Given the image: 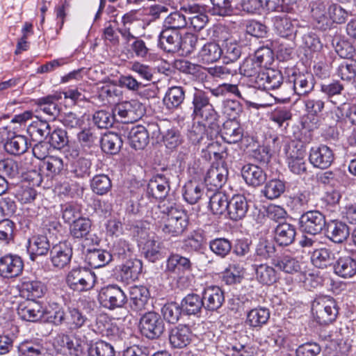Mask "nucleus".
<instances>
[{
    "mask_svg": "<svg viewBox=\"0 0 356 356\" xmlns=\"http://www.w3.org/2000/svg\"><path fill=\"white\" fill-rule=\"evenodd\" d=\"M270 318V312L264 307H257L251 309L247 314L246 323L254 328L261 327L265 325Z\"/></svg>",
    "mask_w": 356,
    "mask_h": 356,
    "instance_id": "39",
    "label": "nucleus"
},
{
    "mask_svg": "<svg viewBox=\"0 0 356 356\" xmlns=\"http://www.w3.org/2000/svg\"><path fill=\"white\" fill-rule=\"evenodd\" d=\"M296 229L289 223L279 224L275 229V240L280 245H289L296 236Z\"/></svg>",
    "mask_w": 356,
    "mask_h": 356,
    "instance_id": "34",
    "label": "nucleus"
},
{
    "mask_svg": "<svg viewBox=\"0 0 356 356\" xmlns=\"http://www.w3.org/2000/svg\"><path fill=\"white\" fill-rule=\"evenodd\" d=\"M273 264L287 273L297 272L300 268L298 261L290 256H284L280 260L274 261Z\"/></svg>",
    "mask_w": 356,
    "mask_h": 356,
    "instance_id": "61",
    "label": "nucleus"
},
{
    "mask_svg": "<svg viewBox=\"0 0 356 356\" xmlns=\"http://www.w3.org/2000/svg\"><path fill=\"white\" fill-rule=\"evenodd\" d=\"M113 251L115 255L124 259L131 256L133 247L126 240L120 238L114 243Z\"/></svg>",
    "mask_w": 356,
    "mask_h": 356,
    "instance_id": "63",
    "label": "nucleus"
},
{
    "mask_svg": "<svg viewBox=\"0 0 356 356\" xmlns=\"http://www.w3.org/2000/svg\"><path fill=\"white\" fill-rule=\"evenodd\" d=\"M227 177L228 170L226 165L222 163H216L207 170L204 181L211 189L216 190L225 184Z\"/></svg>",
    "mask_w": 356,
    "mask_h": 356,
    "instance_id": "11",
    "label": "nucleus"
},
{
    "mask_svg": "<svg viewBox=\"0 0 356 356\" xmlns=\"http://www.w3.org/2000/svg\"><path fill=\"white\" fill-rule=\"evenodd\" d=\"M223 51L216 42L206 43L198 52V61L209 64L217 61L221 57Z\"/></svg>",
    "mask_w": 356,
    "mask_h": 356,
    "instance_id": "25",
    "label": "nucleus"
},
{
    "mask_svg": "<svg viewBox=\"0 0 356 356\" xmlns=\"http://www.w3.org/2000/svg\"><path fill=\"white\" fill-rule=\"evenodd\" d=\"M286 157L289 168L295 174L300 175L306 170V165L304 161V150L297 147L289 146L286 150Z\"/></svg>",
    "mask_w": 356,
    "mask_h": 356,
    "instance_id": "19",
    "label": "nucleus"
},
{
    "mask_svg": "<svg viewBox=\"0 0 356 356\" xmlns=\"http://www.w3.org/2000/svg\"><path fill=\"white\" fill-rule=\"evenodd\" d=\"M273 28L276 34L284 38L291 39L296 34L293 21L288 15L282 14L273 18Z\"/></svg>",
    "mask_w": 356,
    "mask_h": 356,
    "instance_id": "18",
    "label": "nucleus"
},
{
    "mask_svg": "<svg viewBox=\"0 0 356 356\" xmlns=\"http://www.w3.org/2000/svg\"><path fill=\"white\" fill-rule=\"evenodd\" d=\"M128 139L131 147L143 149L149 143V134L143 126H136L130 130Z\"/></svg>",
    "mask_w": 356,
    "mask_h": 356,
    "instance_id": "33",
    "label": "nucleus"
},
{
    "mask_svg": "<svg viewBox=\"0 0 356 356\" xmlns=\"http://www.w3.org/2000/svg\"><path fill=\"white\" fill-rule=\"evenodd\" d=\"M321 242L317 238H313V284L323 286L330 282V275L325 270L333 264L334 254L325 245L318 247Z\"/></svg>",
    "mask_w": 356,
    "mask_h": 356,
    "instance_id": "3",
    "label": "nucleus"
},
{
    "mask_svg": "<svg viewBox=\"0 0 356 356\" xmlns=\"http://www.w3.org/2000/svg\"><path fill=\"white\" fill-rule=\"evenodd\" d=\"M66 282L70 289L77 291L91 289L95 282V275L84 268H75L67 274Z\"/></svg>",
    "mask_w": 356,
    "mask_h": 356,
    "instance_id": "6",
    "label": "nucleus"
},
{
    "mask_svg": "<svg viewBox=\"0 0 356 356\" xmlns=\"http://www.w3.org/2000/svg\"><path fill=\"white\" fill-rule=\"evenodd\" d=\"M29 145V143L26 136L15 135L6 140L4 144V148L10 154L20 155L26 152Z\"/></svg>",
    "mask_w": 356,
    "mask_h": 356,
    "instance_id": "38",
    "label": "nucleus"
},
{
    "mask_svg": "<svg viewBox=\"0 0 356 356\" xmlns=\"http://www.w3.org/2000/svg\"><path fill=\"white\" fill-rule=\"evenodd\" d=\"M181 35L179 31L165 28L159 35L161 46L167 51H177L180 49Z\"/></svg>",
    "mask_w": 356,
    "mask_h": 356,
    "instance_id": "22",
    "label": "nucleus"
},
{
    "mask_svg": "<svg viewBox=\"0 0 356 356\" xmlns=\"http://www.w3.org/2000/svg\"><path fill=\"white\" fill-rule=\"evenodd\" d=\"M115 120L114 110L112 112L100 110L95 113L93 121L101 129H107L113 126Z\"/></svg>",
    "mask_w": 356,
    "mask_h": 356,
    "instance_id": "54",
    "label": "nucleus"
},
{
    "mask_svg": "<svg viewBox=\"0 0 356 356\" xmlns=\"http://www.w3.org/2000/svg\"><path fill=\"white\" fill-rule=\"evenodd\" d=\"M181 307L175 302L165 304L161 309L164 319L170 323L177 322L181 315Z\"/></svg>",
    "mask_w": 356,
    "mask_h": 356,
    "instance_id": "59",
    "label": "nucleus"
},
{
    "mask_svg": "<svg viewBox=\"0 0 356 356\" xmlns=\"http://www.w3.org/2000/svg\"><path fill=\"white\" fill-rule=\"evenodd\" d=\"M91 188L94 193L98 195L106 194L111 188V181L105 175H98L93 177Z\"/></svg>",
    "mask_w": 356,
    "mask_h": 356,
    "instance_id": "56",
    "label": "nucleus"
},
{
    "mask_svg": "<svg viewBox=\"0 0 356 356\" xmlns=\"http://www.w3.org/2000/svg\"><path fill=\"white\" fill-rule=\"evenodd\" d=\"M65 319V312L62 306L52 302L47 307H43V316L42 321L53 323L55 325H61Z\"/></svg>",
    "mask_w": 356,
    "mask_h": 356,
    "instance_id": "31",
    "label": "nucleus"
},
{
    "mask_svg": "<svg viewBox=\"0 0 356 356\" xmlns=\"http://www.w3.org/2000/svg\"><path fill=\"white\" fill-rule=\"evenodd\" d=\"M22 292L26 293L27 299L33 300L42 297L45 291V286L40 281L31 280L22 283Z\"/></svg>",
    "mask_w": 356,
    "mask_h": 356,
    "instance_id": "46",
    "label": "nucleus"
},
{
    "mask_svg": "<svg viewBox=\"0 0 356 356\" xmlns=\"http://www.w3.org/2000/svg\"><path fill=\"white\" fill-rule=\"evenodd\" d=\"M66 319L67 324L72 330L81 328L87 321L86 316L76 308H69V315Z\"/></svg>",
    "mask_w": 356,
    "mask_h": 356,
    "instance_id": "58",
    "label": "nucleus"
},
{
    "mask_svg": "<svg viewBox=\"0 0 356 356\" xmlns=\"http://www.w3.org/2000/svg\"><path fill=\"white\" fill-rule=\"evenodd\" d=\"M333 268L337 276L344 279L351 278L356 274V261L350 257H340Z\"/></svg>",
    "mask_w": 356,
    "mask_h": 356,
    "instance_id": "30",
    "label": "nucleus"
},
{
    "mask_svg": "<svg viewBox=\"0 0 356 356\" xmlns=\"http://www.w3.org/2000/svg\"><path fill=\"white\" fill-rule=\"evenodd\" d=\"M87 259L92 268H97L108 264L112 260V255L108 251L95 249L88 252Z\"/></svg>",
    "mask_w": 356,
    "mask_h": 356,
    "instance_id": "44",
    "label": "nucleus"
},
{
    "mask_svg": "<svg viewBox=\"0 0 356 356\" xmlns=\"http://www.w3.org/2000/svg\"><path fill=\"white\" fill-rule=\"evenodd\" d=\"M210 249L216 254L224 257L230 252L232 245L227 239L220 238L211 241Z\"/></svg>",
    "mask_w": 356,
    "mask_h": 356,
    "instance_id": "62",
    "label": "nucleus"
},
{
    "mask_svg": "<svg viewBox=\"0 0 356 356\" xmlns=\"http://www.w3.org/2000/svg\"><path fill=\"white\" fill-rule=\"evenodd\" d=\"M221 135L227 143H236L242 139L243 131L237 121L229 120L224 122Z\"/></svg>",
    "mask_w": 356,
    "mask_h": 356,
    "instance_id": "27",
    "label": "nucleus"
},
{
    "mask_svg": "<svg viewBox=\"0 0 356 356\" xmlns=\"http://www.w3.org/2000/svg\"><path fill=\"white\" fill-rule=\"evenodd\" d=\"M328 237L334 243H340L349 235L348 227L342 222L334 221L328 225Z\"/></svg>",
    "mask_w": 356,
    "mask_h": 356,
    "instance_id": "42",
    "label": "nucleus"
},
{
    "mask_svg": "<svg viewBox=\"0 0 356 356\" xmlns=\"http://www.w3.org/2000/svg\"><path fill=\"white\" fill-rule=\"evenodd\" d=\"M23 268V261L18 255L8 254L0 258V275L3 277H17Z\"/></svg>",
    "mask_w": 356,
    "mask_h": 356,
    "instance_id": "12",
    "label": "nucleus"
},
{
    "mask_svg": "<svg viewBox=\"0 0 356 356\" xmlns=\"http://www.w3.org/2000/svg\"><path fill=\"white\" fill-rule=\"evenodd\" d=\"M227 195L222 192L214 193L209 198V208L213 214H222L227 211L228 204Z\"/></svg>",
    "mask_w": 356,
    "mask_h": 356,
    "instance_id": "48",
    "label": "nucleus"
},
{
    "mask_svg": "<svg viewBox=\"0 0 356 356\" xmlns=\"http://www.w3.org/2000/svg\"><path fill=\"white\" fill-rule=\"evenodd\" d=\"M334 155L332 150L326 145H321L313 154V166L325 169L332 163Z\"/></svg>",
    "mask_w": 356,
    "mask_h": 356,
    "instance_id": "40",
    "label": "nucleus"
},
{
    "mask_svg": "<svg viewBox=\"0 0 356 356\" xmlns=\"http://www.w3.org/2000/svg\"><path fill=\"white\" fill-rule=\"evenodd\" d=\"M337 75L343 81L356 82V60L343 61L337 67Z\"/></svg>",
    "mask_w": 356,
    "mask_h": 356,
    "instance_id": "45",
    "label": "nucleus"
},
{
    "mask_svg": "<svg viewBox=\"0 0 356 356\" xmlns=\"http://www.w3.org/2000/svg\"><path fill=\"white\" fill-rule=\"evenodd\" d=\"M60 99V94L50 95L37 99L36 105L45 114L55 118L59 113V108L56 102Z\"/></svg>",
    "mask_w": 356,
    "mask_h": 356,
    "instance_id": "37",
    "label": "nucleus"
},
{
    "mask_svg": "<svg viewBox=\"0 0 356 356\" xmlns=\"http://www.w3.org/2000/svg\"><path fill=\"white\" fill-rule=\"evenodd\" d=\"M339 308L333 298L320 296L313 300V317L320 324H329L334 321Z\"/></svg>",
    "mask_w": 356,
    "mask_h": 356,
    "instance_id": "5",
    "label": "nucleus"
},
{
    "mask_svg": "<svg viewBox=\"0 0 356 356\" xmlns=\"http://www.w3.org/2000/svg\"><path fill=\"white\" fill-rule=\"evenodd\" d=\"M143 265L140 260L131 259L126 261L120 267V277L127 282L135 281L142 272Z\"/></svg>",
    "mask_w": 356,
    "mask_h": 356,
    "instance_id": "29",
    "label": "nucleus"
},
{
    "mask_svg": "<svg viewBox=\"0 0 356 356\" xmlns=\"http://www.w3.org/2000/svg\"><path fill=\"white\" fill-rule=\"evenodd\" d=\"M49 248V241L46 236H34L29 240L27 251L31 259L33 261L38 256L47 254Z\"/></svg>",
    "mask_w": 356,
    "mask_h": 356,
    "instance_id": "24",
    "label": "nucleus"
},
{
    "mask_svg": "<svg viewBox=\"0 0 356 356\" xmlns=\"http://www.w3.org/2000/svg\"><path fill=\"white\" fill-rule=\"evenodd\" d=\"M91 222L89 219L81 218L76 219L70 227V234L76 238H82L90 232Z\"/></svg>",
    "mask_w": 356,
    "mask_h": 356,
    "instance_id": "52",
    "label": "nucleus"
},
{
    "mask_svg": "<svg viewBox=\"0 0 356 356\" xmlns=\"http://www.w3.org/2000/svg\"><path fill=\"white\" fill-rule=\"evenodd\" d=\"M192 104L194 118L197 119L199 122L202 124L200 129L204 130L206 127H209L218 131V127L216 122L218 115L207 93L202 90L196 91L193 95Z\"/></svg>",
    "mask_w": 356,
    "mask_h": 356,
    "instance_id": "4",
    "label": "nucleus"
},
{
    "mask_svg": "<svg viewBox=\"0 0 356 356\" xmlns=\"http://www.w3.org/2000/svg\"><path fill=\"white\" fill-rule=\"evenodd\" d=\"M17 312L19 318L24 321L37 322L42 321L43 306L38 301L27 299L18 305Z\"/></svg>",
    "mask_w": 356,
    "mask_h": 356,
    "instance_id": "10",
    "label": "nucleus"
},
{
    "mask_svg": "<svg viewBox=\"0 0 356 356\" xmlns=\"http://www.w3.org/2000/svg\"><path fill=\"white\" fill-rule=\"evenodd\" d=\"M21 355L24 356H49L47 343L37 339L24 340L18 346Z\"/></svg>",
    "mask_w": 356,
    "mask_h": 356,
    "instance_id": "17",
    "label": "nucleus"
},
{
    "mask_svg": "<svg viewBox=\"0 0 356 356\" xmlns=\"http://www.w3.org/2000/svg\"><path fill=\"white\" fill-rule=\"evenodd\" d=\"M72 249L67 242H60L53 246L51 250V261L54 266L63 268L70 261Z\"/></svg>",
    "mask_w": 356,
    "mask_h": 356,
    "instance_id": "14",
    "label": "nucleus"
},
{
    "mask_svg": "<svg viewBox=\"0 0 356 356\" xmlns=\"http://www.w3.org/2000/svg\"><path fill=\"white\" fill-rule=\"evenodd\" d=\"M99 300L104 307L113 309L122 307L127 301V296L118 285H108L101 289Z\"/></svg>",
    "mask_w": 356,
    "mask_h": 356,
    "instance_id": "9",
    "label": "nucleus"
},
{
    "mask_svg": "<svg viewBox=\"0 0 356 356\" xmlns=\"http://www.w3.org/2000/svg\"><path fill=\"white\" fill-rule=\"evenodd\" d=\"M255 61L261 67H268L273 62V54L270 48L261 47L255 52Z\"/></svg>",
    "mask_w": 356,
    "mask_h": 356,
    "instance_id": "64",
    "label": "nucleus"
},
{
    "mask_svg": "<svg viewBox=\"0 0 356 356\" xmlns=\"http://www.w3.org/2000/svg\"><path fill=\"white\" fill-rule=\"evenodd\" d=\"M185 99V91L181 86H172L167 91L163 102L165 106L173 109L178 108Z\"/></svg>",
    "mask_w": 356,
    "mask_h": 356,
    "instance_id": "43",
    "label": "nucleus"
},
{
    "mask_svg": "<svg viewBox=\"0 0 356 356\" xmlns=\"http://www.w3.org/2000/svg\"><path fill=\"white\" fill-rule=\"evenodd\" d=\"M202 299L205 309L216 311L222 306L225 300V296L220 287L209 286L204 289Z\"/></svg>",
    "mask_w": 356,
    "mask_h": 356,
    "instance_id": "15",
    "label": "nucleus"
},
{
    "mask_svg": "<svg viewBox=\"0 0 356 356\" xmlns=\"http://www.w3.org/2000/svg\"><path fill=\"white\" fill-rule=\"evenodd\" d=\"M193 336L188 326L179 325L170 330L169 341L173 348H183L191 343Z\"/></svg>",
    "mask_w": 356,
    "mask_h": 356,
    "instance_id": "16",
    "label": "nucleus"
},
{
    "mask_svg": "<svg viewBox=\"0 0 356 356\" xmlns=\"http://www.w3.org/2000/svg\"><path fill=\"white\" fill-rule=\"evenodd\" d=\"M244 274V268L238 263H233L225 270L222 280L227 284L240 282Z\"/></svg>",
    "mask_w": 356,
    "mask_h": 356,
    "instance_id": "49",
    "label": "nucleus"
},
{
    "mask_svg": "<svg viewBox=\"0 0 356 356\" xmlns=\"http://www.w3.org/2000/svg\"><path fill=\"white\" fill-rule=\"evenodd\" d=\"M348 16V11L339 5L328 0H318L315 3V7H313V27L326 30L331 26L332 23H344Z\"/></svg>",
    "mask_w": 356,
    "mask_h": 356,
    "instance_id": "2",
    "label": "nucleus"
},
{
    "mask_svg": "<svg viewBox=\"0 0 356 356\" xmlns=\"http://www.w3.org/2000/svg\"><path fill=\"white\" fill-rule=\"evenodd\" d=\"M129 296L131 308L137 312L145 309L149 298V291L143 286H134L130 288Z\"/></svg>",
    "mask_w": 356,
    "mask_h": 356,
    "instance_id": "28",
    "label": "nucleus"
},
{
    "mask_svg": "<svg viewBox=\"0 0 356 356\" xmlns=\"http://www.w3.org/2000/svg\"><path fill=\"white\" fill-rule=\"evenodd\" d=\"M241 175L247 184L254 187L261 186L266 180L264 170L256 165H244L241 170Z\"/></svg>",
    "mask_w": 356,
    "mask_h": 356,
    "instance_id": "20",
    "label": "nucleus"
},
{
    "mask_svg": "<svg viewBox=\"0 0 356 356\" xmlns=\"http://www.w3.org/2000/svg\"><path fill=\"white\" fill-rule=\"evenodd\" d=\"M42 168L47 170L48 176L59 174L63 169V161L61 158L50 156L42 161Z\"/></svg>",
    "mask_w": 356,
    "mask_h": 356,
    "instance_id": "57",
    "label": "nucleus"
},
{
    "mask_svg": "<svg viewBox=\"0 0 356 356\" xmlns=\"http://www.w3.org/2000/svg\"><path fill=\"white\" fill-rule=\"evenodd\" d=\"M47 139L49 145L56 149H61L68 142L66 131L60 129H55L52 132L50 131Z\"/></svg>",
    "mask_w": 356,
    "mask_h": 356,
    "instance_id": "60",
    "label": "nucleus"
},
{
    "mask_svg": "<svg viewBox=\"0 0 356 356\" xmlns=\"http://www.w3.org/2000/svg\"><path fill=\"white\" fill-rule=\"evenodd\" d=\"M170 191L167 178L163 175H156L148 184L147 194L158 200H163Z\"/></svg>",
    "mask_w": 356,
    "mask_h": 356,
    "instance_id": "21",
    "label": "nucleus"
},
{
    "mask_svg": "<svg viewBox=\"0 0 356 356\" xmlns=\"http://www.w3.org/2000/svg\"><path fill=\"white\" fill-rule=\"evenodd\" d=\"M114 115L122 123H133L143 115V106L136 100L123 102L114 108Z\"/></svg>",
    "mask_w": 356,
    "mask_h": 356,
    "instance_id": "8",
    "label": "nucleus"
},
{
    "mask_svg": "<svg viewBox=\"0 0 356 356\" xmlns=\"http://www.w3.org/2000/svg\"><path fill=\"white\" fill-rule=\"evenodd\" d=\"M204 188L202 183L189 181L183 188V197L190 204H196L203 196Z\"/></svg>",
    "mask_w": 356,
    "mask_h": 356,
    "instance_id": "32",
    "label": "nucleus"
},
{
    "mask_svg": "<svg viewBox=\"0 0 356 356\" xmlns=\"http://www.w3.org/2000/svg\"><path fill=\"white\" fill-rule=\"evenodd\" d=\"M186 16L180 11L172 12L164 20V26L167 29L178 30L186 28Z\"/></svg>",
    "mask_w": 356,
    "mask_h": 356,
    "instance_id": "51",
    "label": "nucleus"
},
{
    "mask_svg": "<svg viewBox=\"0 0 356 356\" xmlns=\"http://www.w3.org/2000/svg\"><path fill=\"white\" fill-rule=\"evenodd\" d=\"M158 208L163 214L161 225L162 232L168 237L182 234L188 225L186 212L174 202L166 200L161 201Z\"/></svg>",
    "mask_w": 356,
    "mask_h": 356,
    "instance_id": "1",
    "label": "nucleus"
},
{
    "mask_svg": "<svg viewBox=\"0 0 356 356\" xmlns=\"http://www.w3.org/2000/svg\"><path fill=\"white\" fill-rule=\"evenodd\" d=\"M181 306L186 312L191 314H195L204 307L202 299L197 294H188L181 302Z\"/></svg>",
    "mask_w": 356,
    "mask_h": 356,
    "instance_id": "53",
    "label": "nucleus"
},
{
    "mask_svg": "<svg viewBox=\"0 0 356 356\" xmlns=\"http://www.w3.org/2000/svg\"><path fill=\"white\" fill-rule=\"evenodd\" d=\"M285 191V184L280 179H273L268 181L262 192L269 200L279 197Z\"/></svg>",
    "mask_w": 356,
    "mask_h": 356,
    "instance_id": "50",
    "label": "nucleus"
},
{
    "mask_svg": "<svg viewBox=\"0 0 356 356\" xmlns=\"http://www.w3.org/2000/svg\"><path fill=\"white\" fill-rule=\"evenodd\" d=\"M122 144L120 136L115 133H108L105 134L102 138V148L108 154L117 153Z\"/></svg>",
    "mask_w": 356,
    "mask_h": 356,
    "instance_id": "47",
    "label": "nucleus"
},
{
    "mask_svg": "<svg viewBox=\"0 0 356 356\" xmlns=\"http://www.w3.org/2000/svg\"><path fill=\"white\" fill-rule=\"evenodd\" d=\"M97 332L114 341L120 339L122 334L117 324L106 316H100L97 318Z\"/></svg>",
    "mask_w": 356,
    "mask_h": 356,
    "instance_id": "26",
    "label": "nucleus"
},
{
    "mask_svg": "<svg viewBox=\"0 0 356 356\" xmlns=\"http://www.w3.org/2000/svg\"><path fill=\"white\" fill-rule=\"evenodd\" d=\"M166 270L168 272L179 275L186 271L191 270V263L190 260L185 257L178 254H172L167 260Z\"/></svg>",
    "mask_w": 356,
    "mask_h": 356,
    "instance_id": "35",
    "label": "nucleus"
},
{
    "mask_svg": "<svg viewBox=\"0 0 356 356\" xmlns=\"http://www.w3.org/2000/svg\"><path fill=\"white\" fill-rule=\"evenodd\" d=\"M253 269L255 270L256 279L263 284H272L277 280V275L275 269L267 264H254Z\"/></svg>",
    "mask_w": 356,
    "mask_h": 356,
    "instance_id": "41",
    "label": "nucleus"
},
{
    "mask_svg": "<svg viewBox=\"0 0 356 356\" xmlns=\"http://www.w3.org/2000/svg\"><path fill=\"white\" fill-rule=\"evenodd\" d=\"M88 353L89 356H114L115 350L110 343L98 341L90 344Z\"/></svg>",
    "mask_w": 356,
    "mask_h": 356,
    "instance_id": "55",
    "label": "nucleus"
},
{
    "mask_svg": "<svg viewBox=\"0 0 356 356\" xmlns=\"http://www.w3.org/2000/svg\"><path fill=\"white\" fill-rule=\"evenodd\" d=\"M228 215L230 219L237 221L243 218L248 210L246 198L241 195H236L232 197L228 202Z\"/></svg>",
    "mask_w": 356,
    "mask_h": 356,
    "instance_id": "23",
    "label": "nucleus"
},
{
    "mask_svg": "<svg viewBox=\"0 0 356 356\" xmlns=\"http://www.w3.org/2000/svg\"><path fill=\"white\" fill-rule=\"evenodd\" d=\"M282 76L279 72L266 69L258 72L254 78V87L261 90H275L282 84Z\"/></svg>",
    "mask_w": 356,
    "mask_h": 356,
    "instance_id": "13",
    "label": "nucleus"
},
{
    "mask_svg": "<svg viewBox=\"0 0 356 356\" xmlns=\"http://www.w3.org/2000/svg\"><path fill=\"white\" fill-rule=\"evenodd\" d=\"M50 129V126L47 121L36 118V120L28 127L27 131L33 140L41 142L47 139Z\"/></svg>",
    "mask_w": 356,
    "mask_h": 356,
    "instance_id": "36",
    "label": "nucleus"
},
{
    "mask_svg": "<svg viewBox=\"0 0 356 356\" xmlns=\"http://www.w3.org/2000/svg\"><path fill=\"white\" fill-rule=\"evenodd\" d=\"M139 328L141 333L149 339L159 337L165 330L161 316L155 312L145 313L140 319Z\"/></svg>",
    "mask_w": 356,
    "mask_h": 356,
    "instance_id": "7",
    "label": "nucleus"
}]
</instances>
